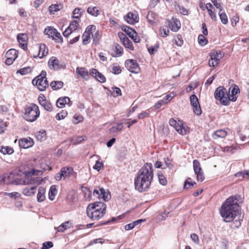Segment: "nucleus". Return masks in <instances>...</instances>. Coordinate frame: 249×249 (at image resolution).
<instances>
[{
	"label": "nucleus",
	"instance_id": "obj_4",
	"mask_svg": "<svg viewBox=\"0 0 249 249\" xmlns=\"http://www.w3.org/2000/svg\"><path fill=\"white\" fill-rule=\"evenodd\" d=\"M214 97L216 99L220 101L221 103L225 106L229 105V95L227 91L223 87H219L216 89L214 92Z\"/></svg>",
	"mask_w": 249,
	"mask_h": 249
},
{
	"label": "nucleus",
	"instance_id": "obj_32",
	"mask_svg": "<svg viewBox=\"0 0 249 249\" xmlns=\"http://www.w3.org/2000/svg\"><path fill=\"white\" fill-rule=\"evenodd\" d=\"M145 221V219H139L131 223L128 224L125 226L124 229L126 231H128L133 229L136 225L141 224L142 222Z\"/></svg>",
	"mask_w": 249,
	"mask_h": 249
},
{
	"label": "nucleus",
	"instance_id": "obj_60",
	"mask_svg": "<svg viewBox=\"0 0 249 249\" xmlns=\"http://www.w3.org/2000/svg\"><path fill=\"white\" fill-rule=\"evenodd\" d=\"M5 195L14 198H18L20 196V194L18 192L5 193Z\"/></svg>",
	"mask_w": 249,
	"mask_h": 249
},
{
	"label": "nucleus",
	"instance_id": "obj_34",
	"mask_svg": "<svg viewBox=\"0 0 249 249\" xmlns=\"http://www.w3.org/2000/svg\"><path fill=\"white\" fill-rule=\"evenodd\" d=\"M87 137L85 136H77L71 138V142L73 144H77L85 141Z\"/></svg>",
	"mask_w": 249,
	"mask_h": 249
},
{
	"label": "nucleus",
	"instance_id": "obj_35",
	"mask_svg": "<svg viewBox=\"0 0 249 249\" xmlns=\"http://www.w3.org/2000/svg\"><path fill=\"white\" fill-rule=\"evenodd\" d=\"M87 12L94 17H97L100 14V11L97 7H89L87 9Z\"/></svg>",
	"mask_w": 249,
	"mask_h": 249
},
{
	"label": "nucleus",
	"instance_id": "obj_55",
	"mask_svg": "<svg viewBox=\"0 0 249 249\" xmlns=\"http://www.w3.org/2000/svg\"><path fill=\"white\" fill-rule=\"evenodd\" d=\"M198 42L200 45L204 46L208 41L203 35H200L198 37Z\"/></svg>",
	"mask_w": 249,
	"mask_h": 249
},
{
	"label": "nucleus",
	"instance_id": "obj_41",
	"mask_svg": "<svg viewBox=\"0 0 249 249\" xmlns=\"http://www.w3.org/2000/svg\"><path fill=\"white\" fill-rule=\"evenodd\" d=\"M56 189L54 186H52L50 187L49 192V199L51 200H53L54 199L55 196L56 194Z\"/></svg>",
	"mask_w": 249,
	"mask_h": 249
},
{
	"label": "nucleus",
	"instance_id": "obj_31",
	"mask_svg": "<svg viewBox=\"0 0 249 249\" xmlns=\"http://www.w3.org/2000/svg\"><path fill=\"white\" fill-rule=\"evenodd\" d=\"M76 71L79 75L85 79H87L89 76V72L85 68L77 67Z\"/></svg>",
	"mask_w": 249,
	"mask_h": 249
},
{
	"label": "nucleus",
	"instance_id": "obj_11",
	"mask_svg": "<svg viewBox=\"0 0 249 249\" xmlns=\"http://www.w3.org/2000/svg\"><path fill=\"white\" fill-rule=\"evenodd\" d=\"M106 205L102 202H95L93 203L89 204L87 209L91 210H96L100 211L106 212Z\"/></svg>",
	"mask_w": 249,
	"mask_h": 249
},
{
	"label": "nucleus",
	"instance_id": "obj_43",
	"mask_svg": "<svg viewBox=\"0 0 249 249\" xmlns=\"http://www.w3.org/2000/svg\"><path fill=\"white\" fill-rule=\"evenodd\" d=\"M82 191L84 194L86 199H89L91 197V191L87 187H82Z\"/></svg>",
	"mask_w": 249,
	"mask_h": 249
},
{
	"label": "nucleus",
	"instance_id": "obj_48",
	"mask_svg": "<svg viewBox=\"0 0 249 249\" xmlns=\"http://www.w3.org/2000/svg\"><path fill=\"white\" fill-rule=\"evenodd\" d=\"M31 70L30 67H25L22 69L18 70L17 73H20L22 75H25L27 73H29L31 72Z\"/></svg>",
	"mask_w": 249,
	"mask_h": 249
},
{
	"label": "nucleus",
	"instance_id": "obj_47",
	"mask_svg": "<svg viewBox=\"0 0 249 249\" xmlns=\"http://www.w3.org/2000/svg\"><path fill=\"white\" fill-rule=\"evenodd\" d=\"M111 94L114 97H117L122 95V92L120 89L117 87L112 88V90L111 91Z\"/></svg>",
	"mask_w": 249,
	"mask_h": 249
},
{
	"label": "nucleus",
	"instance_id": "obj_20",
	"mask_svg": "<svg viewBox=\"0 0 249 249\" xmlns=\"http://www.w3.org/2000/svg\"><path fill=\"white\" fill-rule=\"evenodd\" d=\"M48 65L50 69L54 71H57L61 68L58 59L54 56L50 58L48 61Z\"/></svg>",
	"mask_w": 249,
	"mask_h": 249
},
{
	"label": "nucleus",
	"instance_id": "obj_36",
	"mask_svg": "<svg viewBox=\"0 0 249 249\" xmlns=\"http://www.w3.org/2000/svg\"><path fill=\"white\" fill-rule=\"evenodd\" d=\"M36 189V186L32 187L30 188L26 187L23 190V194L26 196H32L34 195L35 192V190Z\"/></svg>",
	"mask_w": 249,
	"mask_h": 249
},
{
	"label": "nucleus",
	"instance_id": "obj_17",
	"mask_svg": "<svg viewBox=\"0 0 249 249\" xmlns=\"http://www.w3.org/2000/svg\"><path fill=\"white\" fill-rule=\"evenodd\" d=\"M38 100L39 104L48 111H52L53 109L52 104L45 99L44 96H39Z\"/></svg>",
	"mask_w": 249,
	"mask_h": 249
},
{
	"label": "nucleus",
	"instance_id": "obj_50",
	"mask_svg": "<svg viewBox=\"0 0 249 249\" xmlns=\"http://www.w3.org/2000/svg\"><path fill=\"white\" fill-rule=\"evenodd\" d=\"M219 15L221 21L222 22V23H223L224 24H226L228 22V20L227 16L226 14H225V13L221 12L219 11Z\"/></svg>",
	"mask_w": 249,
	"mask_h": 249
},
{
	"label": "nucleus",
	"instance_id": "obj_37",
	"mask_svg": "<svg viewBox=\"0 0 249 249\" xmlns=\"http://www.w3.org/2000/svg\"><path fill=\"white\" fill-rule=\"evenodd\" d=\"M62 8L61 4H52L50 6L49 9L51 14H54L55 12L59 11Z\"/></svg>",
	"mask_w": 249,
	"mask_h": 249
},
{
	"label": "nucleus",
	"instance_id": "obj_14",
	"mask_svg": "<svg viewBox=\"0 0 249 249\" xmlns=\"http://www.w3.org/2000/svg\"><path fill=\"white\" fill-rule=\"evenodd\" d=\"M79 26L78 22L77 20L72 21L69 27L63 33V35L65 37H68L73 31H75Z\"/></svg>",
	"mask_w": 249,
	"mask_h": 249
},
{
	"label": "nucleus",
	"instance_id": "obj_22",
	"mask_svg": "<svg viewBox=\"0 0 249 249\" xmlns=\"http://www.w3.org/2000/svg\"><path fill=\"white\" fill-rule=\"evenodd\" d=\"M239 91V89L236 85H234L232 89L231 87L230 88L229 93H228L229 95V102L231 101L234 102L237 100V97L235 95Z\"/></svg>",
	"mask_w": 249,
	"mask_h": 249
},
{
	"label": "nucleus",
	"instance_id": "obj_61",
	"mask_svg": "<svg viewBox=\"0 0 249 249\" xmlns=\"http://www.w3.org/2000/svg\"><path fill=\"white\" fill-rule=\"evenodd\" d=\"M96 79L101 83H104L106 81L105 76L100 72H98L97 77Z\"/></svg>",
	"mask_w": 249,
	"mask_h": 249
},
{
	"label": "nucleus",
	"instance_id": "obj_44",
	"mask_svg": "<svg viewBox=\"0 0 249 249\" xmlns=\"http://www.w3.org/2000/svg\"><path fill=\"white\" fill-rule=\"evenodd\" d=\"M169 32L168 28L165 26L160 28V35L162 37H166L169 35Z\"/></svg>",
	"mask_w": 249,
	"mask_h": 249
},
{
	"label": "nucleus",
	"instance_id": "obj_57",
	"mask_svg": "<svg viewBox=\"0 0 249 249\" xmlns=\"http://www.w3.org/2000/svg\"><path fill=\"white\" fill-rule=\"evenodd\" d=\"M177 10L178 11L183 15H188V10L185 8L184 7L180 6L179 5H177Z\"/></svg>",
	"mask_w": 249,
	"mask_h": 249
},
{
	"label": "nucleus",
	"instance_id": "obj_63",
	"mask_svg": "<svg viewBox=\"0 0 249 249\" xmlns=\"http://www.w3.org/2000/svg\"><path fill=\"white\" fill-rule=\"evenodd\" d=\"M111 71L115 74H118L121 72L122 70H121L120 66H113L112 68Z\"/></svg>",
	"mask_w": 249,
	"mask_h": 249
},
{
	"label": "nucleus",
	"instance_id": "obj_21",
	"mask_svg": "<svg viewBox=\"0 0 249 249\" xmlns=\"http://www.w3.org/2000/svg\"><path fill=\"white\" fill-rule=\"evenodd\" d=\"M17 39L21 48L25 50L27 47V35L24 34H19L17 36Z\"/></svg>",
	"mask_w": 249,
	"mask_h": 249
},
{
	"label": "nucleus",
	"instance_id": "obj_27",
	"mask_svg": "<svg viewBox=\"0 0 249 249\" xmlns=\"http://www.w3.org/2000/svg\"><path fill=\"white\" fill-rule=\"evenodd\" d=\"M48 49L44 44H41L39 47L38 56L39 58H43L47 55Z\"/></svg>",
	"mask_w": 249,
	"mask_h": 249
},
{
	"label": "nucleus",
	"instance_id": "obj_16",
	"mask_svg": "<svg viewBox=\"0 0 249 249\" xmlns=\"http://www.w3.org/2000/svg\"><path fill=\"white\" fill-rule=\"evenodd\" d=\"M124 20L130 24H134L139 21L138 16L132 12H129L124 17Z\"/></svg>",
	"mask_w": 249,
	"mask_h": 249
},
{
	"label": "nucleus",
	"instance_id": "obj_13",
	"mask_svg": "<svg viewBox=\"0 0 249 249\" xmlns=\"http://www.w3.org/2000/svg\"><path fill=\"white\" fill-rule=\"evenodd\" d=\"M168 26L170 29L174 32H177L180 28L181 24L179 20L174 17L171 19H168Z\"/></svg>",
	"mask_w": 249,
	"mask_h": 249
},
{
	"label": "nucleus",
	"instance_id": "obj_2",
	"mask_svg": "<svg viewBox=\"0 0 249 249\" xmlns=\"http://www.w3.org/2000/svg\"><path fill=\"white\" fill-rule=\"evenodd\" d=\"M153 170L151 163H146L139 170L137 177L135 178V189L140 192L147 190L151 185L153 178Z\"/></svg>",
	"mask_w": 249,
	"mask_h": 249
},
{
	"label": "nucleus",
	"instance_id": "obj_59",
	"mask_svg": "<svg viewBox=\"0 0 249 249\" xmlns=\"http://www.w3.org/2000/svg\"><path fill=\"white\" fill-rule=\"evenodd\" d=\"M53 243L51 241H47L43 243L41 249H48L53 247Z\"/></svg>",
	"mask_w": 249,
	"mask_h": 249
},
{
	"label": "nucleus",
	"instance_id": "obj_49",
	"mask_svg": "<svg viewBox=\"0 0 249 249\" xmlns=\"http://www.w3.org/2000/svg\"><path fill=\"white\" fill-rule=\"evenodd\" d=\"M0 151L1 153L4 155L6 154L10 155L14 152L13 149L8 146L2 147L1 149L0 150Z\"/></svg>",
	"mask_w": 249,
	"mask_h": 249
},
{
	"label": "nucleus",
	"instance_id": "obj_7",
	"mask_svg": "<svg viewBox=\"0 0 249 249\" xmlns=\"http://www.w3.org/2000/svg\"><path fill=\"white\" fill-rule=\"evenodd\" d=\"M193 168L195 174L196 175L197 180L202 181L204 179V176L200 163L197 160L193 161Z\"/></svg>",
	"mask_w": 249,
	"mask_h": 249
},
{
	"label": "nucleus",
	"instance_id": "obj_58",
	"mask_svg": "<svg viewBox=\"0 0 249 249\" xmlns=\"http://www.w3.org/2000/svg\"><path fill=\"white\" fill-rule=\"evenodd\" d=\"M237 177H240L242 176L244 178H249V171H244V172H240L236 174V175Z\"/></svg>",
	"mask_w": 249,
	"mask_h": 249
},
{
	"label": "nucleus",
	"instance_id": "obj_52",
	"mask_svg": "<svg viewBox=\"0 0 249 249\" xmlns=\"http://www.w3.org/2000/svg\"><path fill=\"white\" fill-rule=\"evenodd\" d=\"M159 181L162 185H165L167 184V180L165 177L162 174L158 173Z\"/></svg>",
	"mask_w": 249,
	"mask_h": 249
},
{
	"label": "nucleus",
	"instance_id": "obj_28",
	"mask_svg": "<svg viewBox=\"0 0 249 249\" xmlns=\"http://www.w3.org/2000/svg\"><path fill=\"white\" fill-rule=\"evenodd\" d=\"M57 30L52 26H48L45 28L44 34L52 37L53 39H55L54 35Z\"/></svg>",
	"mask_w": 249,
	"mask_h": 249
},
{
	"label": "nucleus",
	"instance_id": "obj_3",
	"mask_svg": "<svg viewBox=\"0 0 249 249\" xmlns=\"http://www.w3.org/2000/svg\"><path fill=\"white\" fill-rule=\"evenodd\" d=\"M40 114L38 106L35 104H32L25 108L24 118L29 122H34L37 119Z\"/></svg>",
	"mask_w": 249,
	"mask_h": 249
},
{
	"label": "nucleus",
	"instance_id": "obj_40",
	"mask_svg": "<svg viewBox=\"0 0 249 249\" xmlns=\"http://www.w3.org/2000/svg\"><path fill=\"white\" fill-rule=\"evenodd\" d=\"M18 55V52L15 49H10L6 53V57H10L15 59L17 58Z\"/></svg>",
	"mask_w": 249,
	"mask_h": 249
},
{
	"label": "nucleus",
	"instance_id": "obj_8",
	"mask_svg": "<svg viewBox=\"0 0 249 249\" xmlns=\"http://www.w3.org/2000/svg\"><path fill=\"white\" fill-rule=\"evenodd\" d=\"M125 66L129 71L132 73H138L140 71L139 65L135 60L128 59L126 60Z\"/></svg>",
	"mask_w": 249,
	"mask_h": 249
},
{
	"label": "nucleus",
	"instance_id": "obj_5",
	"mask_svg": "<svg viewBox=\"0 0 249 249\" xmlns=\"http://www.w3.org/2000/svg\"><path fill=\"white\" fill-rule=\"evenodd\" d=\"M34 82H36V86L40 91H44L47 87H48L49 84L46 78V72L42 71L40 74L34 79Z\"/></svg>",
	"mask_w": 249,
	"mask_h": 249
},
{
	"label": "nucleus",
	"instance_id": "obj_42",
	"mask_svg": "<svg viewBox=\"0 0 249 249\" xmlns=\"http://www.w3.org/2000/svg\"><path fill=\"white\" fill-rule=\"evenodd\" d=\"M83 12L84 10L80 8H75L72 12L73 18H79Z\"/></svg>",
	"mask_w": 249,
	"mask_h": 249
},
{
	"label": "nucleus",
	"instance_id": "obj_39",
	"mask_svg": "<svg viewBox=\"0 0 249 249\" xmlns=\"http://www.w3.org/2000/svg\"><path fill=\"white\" fill-rule=\"evenodd\" d=\"M46 132L44 130H41L37 132L36 134V139L40 142L44 141L46 140Z\"/></svg>",
	"mask_w": 249,
	"mask_h": 249
},
{
	"label": "nucleus",
	"instance_id": "obj_23",
	"mask_svg": "<svg viewBox=\"0 0 249 249\" xmlns=\"http://www.w3.org/2000/svg\"><path fill=\"white\" fill-rule=\"evenodd\" d=\"M9 179V183L11 184H22V181L23 179H18V175H16L14 173H11L8 175Z\"/></svg>",
	"mask_w": 249,
	"mask_h": 249
},
{
	"label": "nucleus",
	"instance_id": "obj_24",
	"mask_svg": "<svg viewBox=\"0 0 249 249\" xmlns=\"http://www.w3.org/2000/svg\"><path fill=\"white\" fill-rule=\"evenodd\" d=\"M42 181V178L40 177L32 178L23 179L22 184H36L37 185H39L41 183Z\"/></svg>",
	"mask_w": 249,
	"mask_h": 249
},
{
	"label": "nucleus",
	"instance_id": "obj_25",
	"mask_svg": "<svg viewBox=\"0 0 249 249\" xmlns=\"http://www.w3.org/2000/svg\"><path fill=\"white\" fill-rule=\"evenodd\" d=\"M70 101V99L68 97H60L57 99L56 105L57 107L62 108L66 104H69Z\"/></svg>",
	"mask_w": 249,
	"mask_h": 249
},
{
	"label": "nucleus",
	"instance_id": "obj_19",
	"mask_svg": "<svg viewBox=\"0 0 249 249\" xmlns=\"http://www.w3.org/2000/svg\"><path fill=\"white\" fill-rule=\"evenodd\" d=\"M93 195L95 196L103 198L105 201L108 199V196L107 194L106 195L105 190L103 188L99 187L95 188L93 191Z\"/></svg>",
	"mask_w": 249,
	"mask_h": 249
},
{
	"label": "nucleus",
	"instance_id": "obj_6",
	"mask_svg": "<svg viewBox=\"0 0 249 249\" xmlns=\"http://www.w3.org/2000/svg\"><path fill=\"white\" fill-rule=\"evenodd\" d=\"M190 100L194 113L196 115H200L202 113V110L197 96L195 94H193L190 96Z\"/></svg>",
	"mask_w": 249,
	"mask_h": 249
},
{
	"label": "nucleus",
	"instance_id": "obj_45",
	"mask_svg": "<svg viewBox=\"0 0 249 249\" xmlns=\"http://www.w3.org/2000/svg\"><path fill=\"white\" fill-rule=\"evenodd\" d=\"M124 127L123 123L118 124L116 126H113L110 129V131L112 132L115 133L118 131H121Z\"/></svg>",
	"mask_w": 249,
	"mask_h": 249
},
{
	"label": "nucleus",
	"instance_id": "obj_29",
	"mask_svg": "<svg viewBox=\"0 0 249 249\" xmlns=\"http://www.w3.org/2000/svg\"><path fill=\"white\" fill-rule=\"evenodd\" d=\"M45 189L43 187H39L37 195V199L39 202H42L45 199Z\"/></svg>",
	"mask_w": 249,
	"mask_h": 249
},
{
	"label": "nucleus",
	"instance_id": "obj_9",
	"mask_svg": "<svg viewBox=\"0 0 249 249\" xmlns=\"http://www.w3.org/2000/svg\"><path fill=\"white\" fill-rule=\"evenodd\" d=\"M211 59L209 60V65L210 67H214L219 63V60L223 57L220 52L218 53L214 51L211 53Z\"/></svg>",
	"mask_w": 249,
	"mask_h": 249
},
{
	"label": "nucleus",
	"instance_id": "obj_51",
	"mask_svg": "<svg viewBox=\"0 0 249 249\" xmlns=\"http://www.w3.org/2000/svg\"><path fill=\"white\" fill-rule=\"evenodd\" d=\"M82 37L83 44L86 45L89 43V40L90 38V35L89 33H87V32H85L83 35Z\"/></svg>",
	"mask_w": 249,
	"mask_h": 249
},
{
	"label": "nucleus",
	"instance_id": "obj_10",
	"mask_svg": "<svg viewBox=\"0 0 249 249\" xmlns=\"http://www.w3.org/2000/svg\"><path fill=\"white\" fill-rule=\"evenodd\" d=\"M86 213L88 216L91 219L98 220L101 218L106 213V212L91 210L87 209Z\"/></svg>",
	"mask_w": 249,
	"mask_h": 249
},
{
	"label": "nucleus",
	"instance_id": "obj_53",
	"mask_svg": "<svg viewBox=\"0 0 249 249\" xmlns=\"http://www.w3.org/2000/svg\"><path fill=\"white\" fill-rule=\"evenodd\" d=\"M67 112L65 110H62L60 112L57 113L56 115V119L60 120L64 119L67 116Z\"/></svg>",
	"mask_w": 249,
	"mask_h": 249
},
{
	"label": "nucleus",
	"instance_id": "obj_38",
	"mask_svg": "<svg viewBox=\"0 0 249 249\" xmlns=\"http://www.w3.org/2000/svg\"><path fill=\"white\" fill-rule=\"evenodd\" d=\"M146 18L149 23L151 24H153L156 22L155 14L152 12H148Z\"/></svg>",
	"mask_w": 249,
	"mask_h": 249
},
{
	"label": "nucleus",
	"instance_id": "obj_62",
	"mask_svg": "<svg viewBox=\"0 0 249 249\" xmlns=\"http://www.w3.org/2000/svg\"><path fill=\"white\" fill-rule=\"evenodd\" d=\"M69 223L68 222H65L62 224L57 228V231L59 232H63L65 230L67 229V225Z\"/></svg>",
	"mask_w": 249,
	"mask_h": 249
},
{
	"label": "nucleus",
	"instance_id": "obj_64",
	"mask_svg": "<svg viewBox=\"0 0 249 249\" xmlns=\"http://www.w3.org/2000/svg\"><path fill=\"white\" fill-rule=\"evenodd\" d=\"M159 48V44H156L154 47H151L148 49V52L150 54H154L157 49Z\"/></svg>",
	"mask_w": 249,
	"mask_h": 249
},
{
	"label": "nucleus",
	"instance_id": "obj_18",
	"mask_svg": "<svg viewBox=\"0 0 249 249\" xmlns=\"http://www.w3.org/2000/svg\"><path fill=\"white\" fill-rule=\"evenodd\" d=\"M34 142L30 137L23 138L19 140V145L20 147L26 149L32 146Z\"/></svg>",
	"mask_w": 249,
	"mask_h": 249
},
{
	"label": "nucleus",
	"instance_id": "obj_33",
	"mask_svg": "<svg viewBox=\"0 0 249 249\" xmlns=\"http://www.w3.org/2000/svg\"><path fill=\"white\" fill-rule=\"evenodd\" d=\"M50 86L53 90H57L61 89L63 86V83L61 81H52Z\"/></svg>",
	"mask_w": 249,
	"mask_h": 249
},
{
	"label": "nucleus",
	"instance_id": "obj_46",
	"mask_svg": "<svg viewBox=\"0 0 249 249\" xmlns=\"http://www.w3.org/2000/svg\"><path fill=\"white\" fill-rule=\"evenodd\" d=\"M227 135V132L226 131L219 129L216 131L214 133V136H215L217 138H224Z\"/></svg>",
	"mask_w": 249,
	"mask_h": 249
},
{
	"label": "nucleus",
	"instance_id": "obj_26",
	"mask_svg": "<svg viewBox=\"0 0 249 249\" xmlns=\"http://www.w3.org/2000/svg\"><path fill=\"white\" fill-rule=\"evenodd\" d=\"M61 173L63 175V178L70 177L73 173V169L71 167H63L61 170Z\"/></svg>",
	"mask_w": 249,
	"mask_h": 249
},
{
	"label": "nucleus",
	"instance_id": "obj_30",
	"mask_svg": "<svg viewBox=\"0 0 249 249\" xmlns=\"http://www.w3.org/2000/svg\"><path fill=\"white\" fill-rule=\"evenodd\" d=\"M122 30L130 37L134 38V35H137L136 31L128 26H125L122 28Z\"/></svg>",
	"mask_w": 249,
	"mask_h": 249
},
{
	"label": "nucleus",
	"instance_id": "obj_12",
	"mask_svg": "<svg viewBox=\"0 0 249 249\" xmlns=\"http://www.w3.org/2000/svg\"><path fill=\"white\" fill-rule=\"evenodd\" d=\"M176 131L182 135H186L189 132L188 127L184 124L182 121L178 120V123L174 126Z\"/></svg>",
	"mask_w": 249,
	"mask_h": 249
},
{
	"label": "nucleus",
	"instance_id": "obj_15",
	"mask_svg": "<svg viewBox=\"0 0 249 249\" xmlns=\"http://www.w3.org/2000/svg\"><path fill=\"white\" fill-rule=\"evenodd\" d=\"M118 36L126 48L131 50H133L132 42L128 39L124 34L122 32H119L118 33Z\"/></svg>",
	"mask_w": 249,
	"mask_h": 249
},
{
	"label": "nucleus",
	"instance_id": "obj_1",
	"mask_svg": "<svg viewBox=\"0 0 249 249\" xmlns=\"http://www.w3.org/2000/svg\"><path fill=\"white\" fill-rule=\"evenodd\" d=\"M240 199L239 195L232 196L222 204L220 213L225 222H230L239 215L240 207L238 203Z\"/></svg>",
	"mask_w": 249,
	"mask_h": 249
},
{
	"label": "nucleus",
	"instance_id": "obj_54",
	"mask_svg": "<svg viewBox=\"0 0 249 249\" xmlns=\"http://www.w3.org/2000/svg\"><path fill=\"white\" fill-rule=\"evenodd\" d=\"M123 48L119 44L115 45L116 56H120L123 53Z\"/></svg>",
	"mask_w": 249,
	"mask_h": 249
},
{
	"label": "nucleus",
	"instance_id": "obj_56",
	"mask_svg": "<svg viewBox=\"0 0 249 249\" xmlns=\"http://www.w3.org/2000/svg\"><path fill=\"white\" fill-rule=\"evenodd\" d=\"M8 176L7 174L2 175L1 177V178L0 180V184H10L9 183V179H8Z\"/></svg>",
	"mask_w": 249,
	"mask_h": 249
}]
</instances>
